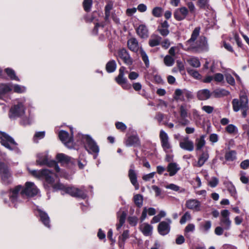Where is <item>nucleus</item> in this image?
Listing matches in <instances>:
<instances>
[{"mask_svg": "<svg viewBox=\"0 0 249 249\" xmlns=\"http://www.w3.org/2000/svg\"><path fill=\"white\" fill-rule=\"evenodd\" d=\"M20 191L22 195L31 197L37 195L38 192L37 188L32 182H26L24 188L18 185L11 191L10 195V198L13 203L15 202Z\"/></svg>", "mask_w": 249, "mask_h": 249, "instance_id": "nucleus-1", "label": "nucleus"}, {"mask_svg": "<svg viewBox=\"0 0 249 249\" xmlns=\"http://www.w3.org/2000/svg\"><path fill=\"white\" fill-rule=\"evenodd\" d=\"M53 187L56 190H61L71 196L85 198L87 197L86 191L74 187H66L63 184L57 183L53 184Z\"/></svg>", "mask_w": 249, "mask_h": 249, "instance_id": "nucleus-2", "label": "nucleus"}, {"mask_svg": "<svg viewBox=\"0 0 249 249\" xmlns=\"http://www.w3.org/2000/svg\"><path fill=\"white\" fill-rule=\"evenodd\" d=\"M28 170L34 177L39 178H44L47 182L52 185L54 181V178L56 177V175L48 169H43L41 170H31L28 169Z\"/></svg>", "mask_w": 249, "mask_h": 249, "instance_id": "nucleus-3", "label": "nucleus"}, {"mask_svg": "<svg viewBox=\"0 0 249 249\" xmlns=\"http://www.w3.org/2000/svg\"><path fill=\"white\" fill-rule=\"evenodd\" d=\"M191 107V106L186 103L181 104L179 107V113L180 119L178 120L179 124L182 126H186L190 124V121L187 119L190 116L189 110Z\"/></svg>", "mask_w": 249, "mask_h": 249, "instance_id": "nucleus-4", "label": "nucleus"}, {"mask_svg": "<svg viewBox=\"0 0 249 249\" xmlns=\"http://www.w3.org/2000/svg\"><path fill=\"white\" fill-rule=\"evenodd\" d=\"M50 159L46 153H40L37 155L36 162L39 165H47L49 167H54L57 173L60 171V168L54 160H49Z\"/></svg>", "mask_w": 249, "mask_h": 249, "instance_id": "nucleus-5", "label": "nucleus"}, {"mask_svg": "<svg viewBox=\"0 0 249 249\" xmlns=\"http://www.w3.org/2000/svg\"><path fill=\"white\" fill-rule=\"evenodd\" d=\"M192 92L186 89H177L174 94V99L178 101H190L193 98Z\"/></svg>", "mask_w": 249, "mask_h": 249, "instance_id": "nucleus-6", "label": "nucleus"}, {"mask_svg": "<svg viewBox=\"0 0 249 249\" xmlns=\"http://www.w3.org/2000/svg\"><path fill=\"white\" fill-rule=\"evenodd\" d=\"M233 110L237 112L248 106V99L247 96L244 94L240 96L239 99H234L232 101Z\"/></svg>", "mask_w": 249, "mask_h": 249, "instance_id": "nucleus-7", "label": "nucleus"}, {"mask_svg": "<svg viewBox=\"0 0 249 249\" xmlns=\"http://www.w3.org/2000/svg\"><path fill=\"white\" fill-rule=\"evenodd\" d=\"M1 144L7 148L12 150L17 148V143L8 134L4 132L0 133Z\"/></svg>", "mask_w": 249, "mask_h": 249, "instance_id": "nucleus-8", "label": "nucleus"}, {"mask_svg": "<svg viewBox=\"0 0 249 249\" xmlns=\"http://www.w3.org/2000/svg\"><path fill=\"white\" fill-rule=\"evenodd\" d=\"M0 175L4 184H8L11 182V174L8 167L2 162H0Z\"/></svg>", "mask_w": 249, "mask_h": 249, "instance_id": "nucleus-9", "label": "nucleus"}, {"mask_svg": "<svg viewBox=\"0 0 249 249\" xmlns=\"http://www.w3.org/2000/svg\"><path fill=\"white\" fill-rule=\"evenodd\" d=\"M206 45L207 41L205 37L200 36L196 42L188 46V49L196 52H200L205 48Z\"/></svg>", "mask_w": 249, "mask_h": 249, "instance_id": "nucleus-10", "label": "nucleus"}, {"mask_svg": "<svg viewBox=\"0 0 249 249\" xmlns=\"http://www.w3.org/2000/svg\"><path fill=\"white\" fill-rule=\"evenodd\" d=\"M220 224L225 230H229L231 227V221L229 218L230 212L227 210L221 212Z\"/></svg>", "mask_w": 249, "mask_h": 249, "instance_id": "nucleus-11", "label": "nucleus"}, {"mask_svg": "<svg viewBox=\"0 0 249 249\" xmlns=\"http://www.w3.org/2000/svg\"><path fill=\"white\" fill-rule=\"evenodd\" d=\"M117 56L118 60L121 59L127 65L132 64L133 60L125 49H122L118 50Z\"/></svg>", "mask_w": 249, "mask_h": 249, "instance_id": "nucleus-12", "label": "nucleus"}, {"mask_svg": "<svg viewBox=\"0 0 249 249\" xmlns=\"http://www.w3.org/2000/svg\"><path fill=\"white\" fill-rule=\"evenodd\" d=\"M85 139L87 143L86 149L89 153H98L99 151V147L96 142L89 136H86Z\"/></svg>", "mask_w": 249, "mask_h": 249, "instance_id": "nucleus-13", "label": "nucleus"}, {"mask_svg": "<svg viewBox=\"0 0 249 249\" xmlns=\"http://www.w3.org/2000/svg\"><path fill=\"white\" fill-rule=\"evenodd\" d=\"M25 108L23 104L21 103L17 105H15L10 109V118H14L16 116H21L24 114Z\"/></svg>", "mask_w": 249, "mask_h": 249, "instance_id": "nucleus-14", "label": "nucleus"}, {"mask_svg": "<svg viewBox=\"0 0 249 249\" xmlns=\"http://www.w3.org/2000/svg\"><path fill=\"white\" fill-rule=\"evenodd\" d=\"M179 146L181 149L188 151H193L194 149V142L189 139L188 136L184 137L180 141Z\"/></svg>", "mask_w": 249, "mask_h": 249, "instance_id": "nucleus-15", "label": "nucleus"}, {"mask_svg": "<svg viewBox=\"0 0 249 249\" xmlns=\"http://www.w3.org/2000/svg\"><path fill=\"white\" fill-rule=\"evenodd\" d=\"M188 13L189 11L186 7H182L176 9L174 16L176 20L180 21L185 18Z\"/></svg>", "mask_w": 249, "mask_h": 249, "instance_id": "nucleus-16", "label": "nucleus"}, {"mask_svg": "<svg viewBox=\"0 0 249 249\" xmlns=\"http://www.w3.org/2000/svg\"><path fill=\"white\" fill-rule=\"evenodd\" d=\"M160 138L161 141V145L164 151H167L171 148L169 142V138L167 133L163 130H160Z\"/></svg>", "mask_w": 249, "mask_h": 249, "instance_id": "nucleus-17", "label": "nucleus"}, {"mask_svg": "<svg viewBox=\"0 0 249 249\" xmlns=\"http://www.w3.org/2000/svg\"><path fill=\"white\" fill-rule=\"evenodd\" d=\"M59 137L60 140L68 147L71 146L72 138L70 136L69 133L62 130L59 133Z\"/></svg>", "mask_w": 249, "mask_h": 249, "instance_id": "nucleus-18", "label": "nucleus"}, {"mask_svg": "<svg viewBox=\"0 0 249 249\" xmlns=\"http://www.w3.org/2000/svg\"><path fill=\"white\" fill-rule=\"evenodd\" d=\"M131 168L128 171V177L131 183L135 187V189L138 190L139 188V185L137 181V174L134 170V166L131 165Z\"/></svg>", "mask_w": 249, "mask_h": 249, "instance_id": "nucleus-19", "label": "nucleus"}, {"mask_svg": "<svg viewBox=\"0 0 249 249\" xmlns=\"http://www.w3.org/2000/svg\"><path fill=\"white\" fill-rule=\"evenodd\" d=\"M186 206L187 208L196 211H200V203L196 199H189L186 202Z\"/></svg>", "mask_w": 249, "mask_h": 249, "instance_id": "nucleus-20", "label": "nucleus"}, {"mask_svg": "<svg viewBox=\"0 0 249 249\" xmlns=\"http://www.w3.org/2000/svg\"><path fill=\"white\" fill-rule=\"evenodd\" d=\"M212 93L208 89L199 90L197 92V97L200 100H206L209 99Z\"/></svg>", "mask_w": 249, "mask_h": 249, "instance_id": "nucleus-21", "label": "nucleus"}, {"mask_svg": "<svg viewBox=\"0 0 249 249\" xmlns=\"http://www.w3.org/2000/svg\"><path fill=\"white\" fill-rule=\"evenodd\" d=\"M159 232L162 235L167 234L170 231L169 224L165 221L160 222L158 226Z\"/></svg>", "mask_w": 249, "mask_h": 249, "instance_id": "nucleus-22", "label": "nucleus"}, {"mask_svg": "<svg viewBox=\"0 0 249 249\" xmlns=\"http://www.w3.org/2000/svg\"><path fill=\"white\" fill-rule=\"evenodd\" d=\"M137 34L141 38H146L148 36V30L145 25L141 24L136 29Z\"/></svg>", "mask_w": 249, "mask_h": 249, "instance_id": "nucleus-23", "label": "nucleus"}, {"mask_svg": "<svg viewBox=\"0 0 249 249\" xmlns=\"http://www.w3.org/2000/svg\"><path fill=\"white\" fill-rule=\"evenodd\" d=\"M140 231L145 236H149L152 234L153 227L148 223H142L140 227Z\"/></svg>", "mask_w": 249, "mask_h": 249, "instance_id": "nucleus-24", "label": "nucleus"}, {"mask_svg": "<svg viewBox=\"0 0 249 249\" xmlns=\"http://www.w3.org/2000/svg\"><path fill=\"white\" fill-rule=\"evenodd\" d=\"M167 170L169 173V176H174L180 170L178 165L175 162H171L168 164Z\"/></svg>", "mask_w": 249, "mask_h": 249, "instance_id": "nucleus-25", "label": "nucleus"}, {"mask_svg": "<svg viewBox=\"0 0 249 249\" xmlns=\"http://www.w3.org/2000/svg\"><path fill=\"white\" fill-rule=\"evenodd\" d=\"M128 48L134 52H137L139 50L138 42L136 38H131L127 41Z\"/></svg>", "mask_w": 249, "mask_h": 249, "instance_id": "nucleus-26", "label": "nucleus"}, {"mask_svg": "<svg viewBox=\"0 0 249 249\" xmlns=\"http://www.w3.org/2000/svg\"><path fill=\"white\" fill-rule=\"evenodd\" d=\"M209 157V155L207 151L203 152L199 157L197 163L194 165L197 167H201L208 160Z\"/></svg>", "mask_w": 249, "mask_h": 249, "instance_id": "nucleus-27", "label": "nucleus"}, {"mask_svg": "<svg viewBox=\"0 0 249 249\" xmlns=\"http://www.w3.org/2000/svg\"><path fill=\"white\" fill-rule=\"evenodd\" d=\"M199 27H196L194 29L192 34L191 37L186 42V46H188L197 40L196 39L199 36Z\"/></svg>", "mask_w": 249, "mask_h": 249, "instance_id": "nucleus-28", "label": "nucleus"}, {"mask_svg": "<svg viewBox=\"0 0 249 249\" xmlns=\"http://www.w3.org/2000/svg\"><path fill=\"white\" fill-rule=\"evenodd\" d=\"M161 41V37L158 35H152L149 40V45L153 47L159 45Z\"/></svg>", "mask_w": 249, "mask_h": 249, "instance_id": "nucleus-29", "label": "nucleus"}, {"mask_svg": "<svg viewBox=\"0 0 249 249\" xmlns=\"http://www.w3.org/2000/svg\"><path fill=\"white\" fill-rule=\"evenodd\" d=\"M125 144L127 146L138 145L139 144V138L137 136L129 137L125 141Z\"/></svg>", "mask_w": 249, "mask_h": 249, "instance_id": "nucleus-30", "label": "nucleus"}, {"mask_svg": "<svg viewBox=\"0 0 249 249\" xmlns=\"http://www.w3.org/2000/svg\"><path fill=\"white\" fill-rule=\"evenodd\" d=\"M230 94L229 91L224 89H216L212 92V95L215 98H220L227 96Z\"/></svg>", "mask_w": 249, "mask_h": 249, "instance_id": "nucleus-31", "label": "nucleus"}, {"mask_svg": "<svg viewBox=\"0 0 249 249\" xmlns=\"http://www.w3.org/2000/svg\"><path fill=\"white\" fill-rule=\"evenodd\" d=\"M38 211L41 221L43 222L45 226L47 227H50V219L47 214L40 210H39Z\"/></svg>", "mask_w": 249, "mask_h": 249, "instance_id": "nucleus-32", "label": "nucleus"}, {"mask_svg": "<svg viewBox=\"0 0 249 249\" xmlns=\"http://www.w3.org/2000/svg\"><path fill=\"white\" fill-rule=\"evenodd\" d=\"M56 159L59 162L62 164L68 163L71 161L70 157L62 153L58 154L56 156Z\"/></svg>", "mask_w": 249, "mask_h": 249, "instance_id": "nucleus-33", "label": "nucleus"}, {"mask_svg": "<svg viewBox=\"0 0 249 249\" xmlns=\"http://www.w3.org/2000/svg\"><path fill=\"white\" fill-rule=\"evenodd\" d=\"M165 187L166 189H170L175 192H178L179 193H183L185 191V189L181 188L179 186L173 183L168 184L165 185Z\"/></svg>", "mask_w": 249, "mask_h": 249, "instance_id": "nucleus-34", "label": "nucleus"}, {"mask_svg": "<svg viewBox=\"0 0 249 249\" xmlns=\"http://www.w3.org/2000/svg\"><path fill=\"white\" fill-rule=\"evenodd\" d=\"M187 61L190 65L194 68H198L200 66V62L196 57H190L187 60Z\"/></svg>", "mask_w": 249, "mask_h": 249, "instance_id": "nucleus-35", "label": "nucleus"}, {"mask_svg": "<svg viewBox=\"0 0 249 249\" xmlns=\"http://www.w3.org/2000/svg\"><path fill=\"white\" fill-rule=\"evenodd\" d=\"M205 136L202 135L196 140V150H200L205 144Z\"/></svg>", "mask_w": 249, "mask_h": 249, "instance_id": "nucleus-36", "label": "nucleus"}, {"mask_svg": "<svg viewBox=\"0 0 249 249\" xmlns=\"http://www.w3.org/2000/svg\"><path fill=\"white\" fill-rule=\"evenodd\" d=\"M212 226V222L211 221L208 220L205 221L200 225V229L203 232H208L211 229Z\"/></svg>", "mask_w": 249, "mask_h": 249, "instance_id": "nucleus-37", "label": "nucleus"}, {"mask_svg": "<svg viewBox=\"0 0 249 249\" xmlns=\"http://www.w3.org/2000/svg\"><path fill=\"white\" fill-rule=\"evenodd\" d=\"M163 62L166 66L171 67L175 63V59L170 55H166L164 58Z\"/></svg>", "mask_w": 249, "mask_h": 249, "instance_id": "nucleus-38", "label": "nucleus"}, {"mask_svg": "<svg viewBox=\"0 0 249 249\" xmlns=\"http://www.w3.org/2000/svg\"><path fill=\"white\" fill-rule=\"evenodd\" d=\"M116 69V63L114 60L109 61L106 65V70L108 72H112Z\"/></svg>", "mask_w": 249, "mask_h": 249, "instance_id": "nucleus-39", "label": "nucleus"}, {"mask_svg": "<svg viewBox=\"0 0 249 249\" xmlns=\"http://www.w3.org/2000/svg\"><path fill=\"white\" fill-rule=\"evenodd\" d=\"M163 12V10L161 7H155L153 9L152 14L156 18H160L162 15Z\"/></svg>", "mask_w": 249, "mask_h": 249, "instance_id": "nucleus-40", "label": "nucleus"}, {"mask_svg": "<svg viewBox=\"0 0 249 249\" xmlns=\"http://www.w3.org/2000/svg\"><path fill=\"white\" fill-rule=\"evenodd\" d=\"M12 90V85L7 84H0V92L5 93Z\"/></svg>", "mask_w": 249, "mask_h": 249, "instance_id": "nucleus-41", "label": "nucleus"}, {"mask_svg": "<svg viewBox=\"0 0 249 249\" xmlns=\"http://www.w3.org/2000/svg\"><path fill=\"white\" fill-rule=\"evenodd\" d=\"M187 72L194 78L196 79H200L201 78V75L199 72L195 70L188 68L187 69Z\"/></svg>", "mask_w": 249, "mask_h": 249, "instance_id": "nucleus-42", "label": "nucleus"}, {"mask_svg": "<svg viewBox=\"0 0 249 249\" xmlns=\"http://www.w3.org/2000/svg\"><path fill=\"white\" fill-rule=\"evenodd\" d=\"M126 214L124 212H123L121 215L119 216V223L117 225V229L119 230L123 226L125 222Z\"/></svg>", "mask_w": 249, "mask_h": 249, "instance_id": "nucleus-43", "label": "nucleus"}, {"mask_svg": "<svg viewBox=\"0 0 249 249\" xmlns=\"http://www.w3.org/2000/svg\"><path fill=\"white\" fill-rule=\"evenodd\" d=\"M140 54L142 60L143 61L144 64H145V66H146V67H148L149 66L148 57L146 54V53L142 48H141L140 49Z\"/></svg>", "mask_w": 249, "mask_h": 249, "instance_id": "nucleus-44", "label": "nucleus"}, {"mask_svg": "<svg viewBox=\"0 0 249 249\" xmlns=\"http://www.w3.org/2000/svg\"><path fill=\"white\" fill-rule=\"evenodd\" d=\"M134 201L135 204L139 207H141L142 205L143 198L142 195L137 194L134 196Z\"/></svg>", "mask_w": 249, "mask_h": 249, "instance_id": "nucleus-45", "label": "nucleus"}, {"mask_svg": "<svg viewBox=\"0 0 249 249\" xmlns=\"http://www.w3.org/2000/svg\"><path fill=\"white\" fill-rule=\"evenodd\" d=\"M12 90H13L14 92L19 93H22L26 90L25 87L21 86L18 85H12Z\"/></svg>", "mask_w": 249, "mask_h": 249, "instance_id": "nucleus-46", "label": "nucleus"}, {"mask_svg": "<svg viewBox=\"0 0 249 249\" xmlns=\"http://www.w3.org/2000/svg\"><path fill=\"white\" fill-rule=\"evenodd\" d=\"M195 229V226L194 224L190 223L187 225L184 229V234L186 236H188V233L193 232Z\"/></svg>", "mask_w": 249, "mask_h": 249, "instance_id": "nucleus-47", "label": "nucleus"}, {"mask_svg": "<svg viewBox=\"0 0 249 249\" xmlns=\"http://www.w3.org/2000/svg\"><path fill=\"white\" fill-rule=\"evenodd\" d=\"M5 71L11 79L19 81L18 78L16 76L15 71L13 70L7 68L5 69Z\"/></svg>", "mask_w": 249, "mask_h": 249, "instance_id": "nucleus-48", "label": "nucleus"}, {"mask_svg": "<svg viewBox=\"0 0 249 249\" xmlns=\"http://www.w3.org/2000/svg\"><path fill=\"white\" fill-rule=\"evenodd\" d=\"M236 158V152L234 151H231L225 155V158L228 160H233Z\"/></svg>", "mask_w": 249, "mask_h": 249, "instance_id": "nucleus-49", "label": "nucleus"}, {"mask_svg": "<svg viewBox=\"0 0 249 249\" xmlns=\"http://www.w3.org/2000/svg\"><path fill=\"white\" fill-rule=\"evenodd\" d=\"M191 219V215L188 212H186L184 215L181 217L180 220V223L184 224L187 221H189Z\"/></svg>", "mask_w": 249, "mask_h": 249, "instance_id": "nucleus-50", "label": "nucleus"}, {"mask_svg": "<svg viewBox=\"0 0 249 249\" xmlns=\"http://www.w3.org/2000/svg\"><path fill=\"white\" fill-rule=\"evenodd\" d=\"M113 8V3L111 2H108L105 7L106 18H108L110 16V11Z\"/></svg>", "mask_w": 249, "mask_h": 249, "instance_id": "nucleus-51", "label": "nucleus"}, {"mask_svg": "<svg viewBox=\"0 0 249 249\" xmlns=\"http://www.w3.org/2000/svg\"><path fill=\"white\" fill-rule=\"evenodd\" d=\"M116 82L121 85L127 81L126 78L124 77V75L119 74L115 78Z\"/></svg>", "mask_w": 249, "mask_h": 249, "instance_id": "nucleus-52", "label": "nucleus"}, {"mask_svg": "<svg viewBox=\"0 0 249 249\" xmlns=\"http://www.w3.org/2000/svg\"><path fill=\"white\" fill-rule=\"evenodd\" d=\"M92 0H84L83 1V7L85 11H89L92 5Z\"/></svg>", "mask_w": 249, "mask_h": 249, "instance_id": "nucleus-53", "label": "nucleus"}, {"mask_svg": "<svg viewBox=\"0 0 249 249\" xmlns=\"http://www.w3.org/2000/svg\"><path fill=\"white\" fill-rule=\"evenodd\" d=\"M225 76L227 83L231 85H234L235 84V80L230 74H225Z\"/></svg>", "mask_w": 249, "mask_h": 249, "instance_id": "nucleus-54", "label": "nucleus"}, {"mask_svg": "<svg viewBox=\"0 0 249 249\" xmlns=\"http://www.w3.org/2000/svg\"><path fill=\"white\" fill-rule=\"evenodd\" d=\"M45 136V132L41 131L36 133L34 136V141L36 142H37V141L36 140V139H41L44 137Z\"/></svg>", "mask_w": 249, "mask_h": 249, "instance_id": "nucleus-55", "label": "nucleus"}, {"mask_svg": "<svg viewBox=\"0 0 249 249\" xmlns=\"http://www.w3.org/2000/svg\"><path fill=\"white\" fill-rule=\"evenodd\" d=\"M155 172H152L148 174L144 175L142 176V178L145 181H149L151 179L153 178Z\"/></svg>", "mask_w": 249, "mask_h": 249, "instance_id": "nucleus-56", "label": "nucleus"}, {"mask_svg": "<svg viewBox=\"0 0 249 249\" xmlns=\"http://www.w3.org/2000/svg\"><path fill=\"white\" fill-rule=\"evenodd\" d=\"M159 33L163 36H166L169 34V31L166 28H162L159 27L158 29Z\"/></svg>", "mask_w": 249, "mask_h": 249, "instance_id": "nucleus-57", "label": "nucleus"}, {"mask_svg": "<svg viewBox=\"0 0 249 249\" xmlns=\"http://www.w3.org/2000/svg\"><path fill=\"white\" fill-rule=\"evenodd\" d=\"M116 128L122 131H124L126 129L125 124L122 122H117L115 124Z\"/></svg>", "mask_w": 249, "mask_h": 249, "instance_id": "nucleus-58", "label": "nucleus"}, {"mask_svg": "<svg viewBox=\"0 0 249 249\" xmlns=\"http://www.w3.org/2000/svg\"><path fill=\"white\" fill-rule=\"evenodd\" d=\"M228 189L232 196H235L236 194L235 188L231 183L228 184Z\"/></svg>", "mask_w": 249, "mask_h": 249, "instance_id": "nucleus-59", "label": "nucleus"}, {"mask_svg": "<svg viewBox=\"0 0 249 249\" xmlns=\"http://www.w3.org/2000/svg\"><path fill=\"white\" fill-rule=\"evenodd\" d=\"M236 129V126L232 124H229L226 127L227 131L230 134L235 132Z\"/></svg>", "mask_w": 249, "mask_h": 249, "instance_id": "nucleus-60", "label": "nucleus"}, {"mask_svg": "<svg viewBox=\"0 0 249 249\" xmlns=\"http://www.w3.org/2000/svg\"><path fill=\"white\" fill-rule=\"evenodd\" d=\"M213 78L216 82H220L224 79V76L222 74L220 73H217L214 74Z\"/></svg>", "mask_w": 249, "mask_h": 249, "instance_id": "nucleus-61", "label": "nucleus"}, {"mask_svg": "<svg viewBox=\"0 0 249 249\" xmlns=\"http://www.w3.org/2000/svg\"><path fill=\"white\" fill-rule=\"evenodd\" d=\"M208 4L207 0H198L197 1V5L200 8H205Z\"/></svg>", "mask_w": 249, "mask_h": 249, "instance_id": "nucleus-62", "label": "nucleus"}, {"mask_svg": "<svg viewBox=\"0 0 249 249\" xmlns=\"http://www.w3.org/2000/svg\"><path fill=\"white\" fill-rule=\"evenodd\" d=\"M218 183V179L216 178H213L209 182V185L211 187H215Z\"/></svg>", "mask_w": 249, "mask_h": 249, "instance_id": "nucleus-63", "label": "nucleus"}, {"mask_svg": "<svg viewBox=\"0 0 249 249\" xmlns=\"http://www.w3.org/2000/svg\"><path fill=\"white\" fill-rule=\"evenodd\" d=\"M202 109L208 114L211 113L213 111V107L210 106H204Z\"/></svg>", "mask_w": 249, "mask_h": 249, "instance_id": "nucleus-64", "label": "nucleus"}]
</instances>
